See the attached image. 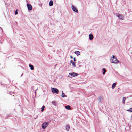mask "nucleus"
<instances>
[{"label":"nucleus","instance_id":"obj_3","mask_svg":"<svg viewBox=\"0 0 132 132\" xmlns=\"http://www.w3.org/2000/svg\"><path fill=\"white\" fill-rule=\"evenodd\" d=\"M77 75V74L75 73H69V75H68V77L70 78H72L73 77H75Z\"/></svg>","mask_w":132,"mask_h":132},{"label":"nucleus","instance_id":"obj_9","mask_svg":"<svg viewBox=\"0 0 132 132\" xmlns=\"http://www.w3.org/2000/svg\"><path fill=\"white\" fill-rule=\"evenodd\" d=\"M75 54H76L77 56L80 55V53L79 51H77L75 52Z\"/></svg>","mask_w":132,"mask_h":132},{"label":"nucleus","instance_id":"obj_4","mask_svg":"<svg viewBox=\"0 0 132 132\" xmlns=\"http://www.w3.org/2000/svg\"><path fill=\"white\" fill-rule=\"evenodd\" d=\"M52 91L53 92L55 93H57L59 92L58 90L56 88H52L51 89Z\"/></svg>","mask_w":132,"mask_h":132},{"label":"nucleus","instance_id":"obj_20","mask_svg":"<svg viewBox=\"0 0 132 132\" xmlns=\"http://www.w3.org/2000/svg\"><path fill=\"white\" fill-rule=\"evenodd\" d=\"M126 98L125 97H123V102L124 103L125 102V100Z\"/></svg>","mask_w":132,"mask_h":132},{"label":"nucleus","instance_id":"obj_7","mask_svg":"<svg viewBox=\"0 0 132 132\" xmlns=\"http://www.w3.org/2000/svg\"><path fill=\"white\" fill-rule=\"evenodd\" d=\"M72 8L73 10L75 12H76L78 11V10L74 6H72Z\"/></svg>","mask_w":132,"mask_h":132},{"label":"nucleus","instance_id":"obj_11","mask_svg":"<svg viewBox=\"0 0 132 132\" xmlns=\"http://www.w3.org/2000/svg\"><path fill=\"white\" fill-rule=\"evenodd\" d=\"M66 129L67 131H69L70 129V126L69 125H67L66 126Z\"/></svg>","mask_w":132,"mask_h":132},{"label":"nucleus","instance_id":"obj_22","mask_svg":"<svg viewBox=\"0 0 132 132\" xmlns=\"http://www.w3.org/2000/svg\"><path fill=\"white\" fill-rule=\"evenodd\" d=\"M103 71L104 72H106V70L104 68H103Z\"/></svg>","mask_w":132,"mask_h":132},{"label":"nucleus","instance_id":"obj_5","mask_svg":"<svg viewBox=\"0 0 132 132\" xmlns=\"http://www.w3.org/2000/svg\"><path fill=\"white\" fill-rule=\"evenodd\" d=\"M27 5L28 9L29 10H32V7L31 5H29L28 4H27Z\"/></svg>","mask_w":132,"mask_h":132},{"label":"nucleus","instance_id":"obj_12","mask_svg":"<svg viewBox=\"0 0 132 132\" xmlns=\"http://www.w3.org/2000/svg\"><path fill=\"white\" fill-rule=\"evenodd\" d=\"M65 108L68 110H70L71 109L70 106L69 105L65 106Z\"/></svg>","mask_w":132,"mask_h":132},{"label":"nucleus","instance_id":"obj_2","mask_svg":"<svg viewBox=\"0 0 132 132\" xmlns=\"http://www.w3.org/2000/svg\"><path fill=\"white\" fill-rule=\"evenodd\" d=\"M49 124L48 122H45L43 123L42 125V128L44 129H45L46 127L48 126Z\"/></svg>","mask_w":132,"mask_h":132},{"label":"nucleus","instance_id":"obj_23","mask_svg":"<svg viewBox=\"0 0 132 132\" xmlns=\"http://www.w3.org/2000/svg\"><path fill=\"white\" fill-rule=\"evenodd\" d=\"M17 10H16V11L15 12V15H16L18 14V12L17 11Z\"/></svg>","mask_w":132,"mask_h":132},{"label":"nucleus","instance_id":"obj_15","mask_svg":"<svg viewBox=\"0 0 132 132\" xmlns=\"http://www.w3.org/2000/svg\"><path fill=\"white\" fill-rule=\"evenodd\" d=\"M127 111H128L132 112V108H130V109L127 110Z\"/></svg>","mask_w":132,"mask_h":132},{"label":"nucleus","instance_id":"obj_16","mask_svg":"<svg viewBox=\"0 0 132 132\" xmlns=\"http://www.w3.org/2000/svg\"><path fill=\"white\" fill-rule=\"evenodd\" d=\"M103 98L101 97H98V100L100 101H101L102 100Z\"/></svg>","mask_w":132,"mask_h":132},{"label":"nucleus","instance_id":"obj_19","mask_svg":"<svg viewBox=\"0 0 132 132\" xmlns=\"http://www.w3.org/2000/svg\"><path fill=\"white\" fill-rule=\"evenodd\" d=\"M62 96L63 97H64L65 96V95H64V93L63 92H62Z\"/></svg>","mask_w":132,"mask_h":132},{"label":"nucleus","instance_id":"obj_17","mask_svg":"<svg viewBox=\"0 0 132 132\" xmlns=\"http://www.w3.org/2000/svg\"><path fill=\"white\" fill-rule=\"evenodd\" d=\"M45 108V106H42V109L41 110V111L42 112H43L44 111V108Z\"/></svg>","mask_w":132,"mask_h":132},{"label":"nucleus","instance_id":"obj_1","mask_svg":"<svg viewBox=\"0 0 132 132\" xmlns=\"http://www.w3.org/2000/svg\"><path fill=\"white\" fill-rule=\"evenodd\" d=\"M110 61L111 62L113 63H117L119 62V61L114 55H113L112 59H111Z\"/></svg>","mask_w":132,"mask_h":132},{"label":"nucleus","instance_id":"obj_26","mask_svg":"<svg viewBox=\"0 0 132 132\" xmlns=\"http://www.w3.org/2000/svg\"><path fill=\"white\" fill-rule=\"evenodd\" d=\"M70 57L71 59H72L73 58V57H72V56H70Z\"/></svg>","mask_w":132,"mask_h":132},{"label":"nucleus","instance_id":"obj_10","mask_svg":"<svg viewBox=\"0 0 132 132\" xmlns=\"http://www.w3.org/2000/svg\"><path fill=\"white\" fill-rule=\"evenodd\" d=\"M116 82H114L113 84L112 85V88L113 89H114V88L116 87Z\"/></svg>","mask_w":132,"mask_h":132},{"label":"nucleus","instance_id":"obj_21","mask_svg":"<svg viewBox=\"0 0 132 132\" xmlns=\"http://www.w3.org/2000/svg\"><path fill=\"white\" fill-rule=\"evenodd\" d=\"M52 103L53 104L55 105V103H56V102H55L54 101L52 102Z\"/></svg>","mask_w":132,"mask_h":132},{"label":"nucleus","instance_id":"obj_13","mask_svg":"<svg viewBox=\"0 0 132 132\" xmlns=\"http://www.w3.org/2000/svg\"><path fill=\"white\" fill-rule=\"evenodd\" d=\"M49 5L50 6H52L53 5V2L52 0L49 3Z\"/></svg>","mask_w":132,"mask_h":132},{"label":"nucleus","instance_id":"obj_6","mask_svg":"<svg viewBox=\"0 0 132 132\" xmlns=\"http://www.w3.org/2000/svg\"><path fill=\"white\" fill-rule=\"evenodd\" d=\"M118 16L120 19L121 20L123 19V16L122 15L119 14L118 15Z\"/></svg>","mask_w":132,"mask_h":132},{"label":"nucleus","instance_id":"obj_27","mask_svg":"<svg viewBox=\"0 0 132 132\" xmlns=\"http://www.w3.org/2000/svg\"><path fill=\"white\" fill-rule=\"evenodd\" d=\"M105 72L103 71V74L104 75L105 74Z\"/></svg>","mask_w":132,"mask_h":132},{"label":"nucleus","instance_id":"obj_29","mask_svg":"<svg viewBox=\"0 0 132 132\" xmlns=\"http://www.w3.org/2000/svg\"><path fill=\"white\" fill-rule=\"evenodd\" d=\"M131 117H132V116H131Z\"/></svg>","mask_w":132,"mask_h":132},{"label":"nucleus","instance_id":"obj_25","mask_svg":"<svg viewBox=\"0 0 132 132\" xmlns=\"http://www.w3.org/2000/svg\"><path fill=\"white\" fill-rule=\"evenodd\" d=\"M73 60H74V61H75L76 60V58H75V57L74 58Z\"/></svg>","mask_w":132,"mask_h":132},{"label":"nucleus","instance_id":"obj_28","mask_svg":"<svg viewBox=\"0 0 132 132\" xmlns=\"http://www.w3.org/2000/svg\"><path fill=\"white\" fill-rule=\"evenodd\" d=\"M13 96H14V95H13Z\"/></svg>","mask_w":132,"mask_h":132},{"label":"nucleus","instance_id":"obj_14","mask_svg":"<svg viewBox=\"0 0 132 132\" xmlns=\"http://www.w3.org/2000/svg\"><path fill=\"white\" fill-rule=\"evenodd\" d=\"M29 66L30 67V69L31 70H34V66L33 65L29 64Z\"/></svg>","mask_w":132,"mask_h":132},{"label":"nucleus","instance_id":"obj_8","mask_svg":"<svg viewBox=\"0 0 132 132\" xmlns=\"http://www.w3.org/2000/svg\"><path fill=\"white\" fill-rule=\"evenodd\" d=\"M89 39L90 40H92L93 39V36L92 34H90L89 35Z\"/></svg>","mask_w":132,"mask_h":132},{"label":"nucleus","instance_id":"obj_18","mask_svg":"<svg viewBox=\"0 0 132 132\" xmlns=\"http://www.w3.org/2000/svg\"><path fill=\"white\" fill-rule=\"evenodd\" d=\"M72 64L74 67H76L75 63V62H73Z\"/></svg>","mask_w":132,"mask_h":132},{"label":"nucleus","instance_id":"obj_24","mask_svg":"<svg viewBox=\"0 0 132 132\" xmlns=\"http://www.w3.org/2000/svg\"><path fill=\"white\" fill-rule=\"evenodd\" d=\"M73 62V61L72 60H71V61H70V63H72Z\"/></svg>","mask_w":132,"mask_h":132}]
</instances>
